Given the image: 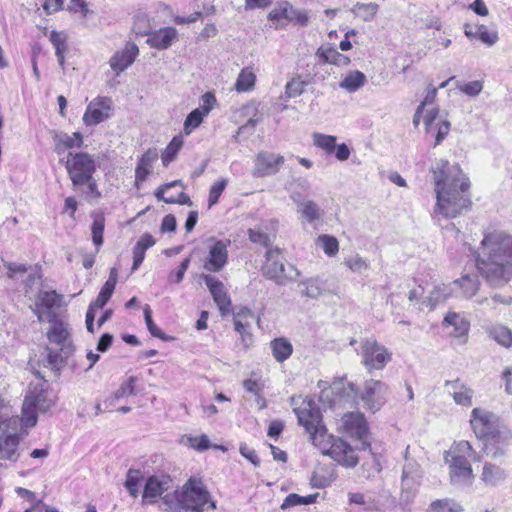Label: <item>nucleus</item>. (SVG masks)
<instances>
[{"label":"nucleus","instance_id":"obj_42","mask_svg":"<svg viewBox=\"0 0 512 512\" xmlns=\"http://www.w3.org/2000/svg\"><path fill=\"white\" fill-rule=\"evenodd\" d=\"M18 419L10 417L4 407L0 406V437L16 433Z\"/></svg>","mask_w":512,"mask_h":512},{"label":"nucleus","instance_id":"obj_15","mask_svg":"<svg viewBox=\"0 0 512 512\" xmlns=\"http://www.w3.org/2000/svg\"><path fill=\"white\" fill-rule=\"evenodd\" d=\"M214 243L209 246L208 255L204 262V269L209 272H220L228 262V246L230 240H215L211 238Z\"/></svg>","mask_w":512,"mask_h":512},{"label":"nucleus","instance_id":"obj_41","mask_svg":"<svg viewBox=\"0 0 512 512\" xmlns=\"http://www.w3.org/2000/svg\"><path fill=\"white\" fill-rule=\"evenodd\" d=\"M255 80L256 76L253 73L252 69L244 68L238 75V78L235 83V89L238 92L249 91L254 87Z\"/></svg>","mask_w":512,"mask_h":512},{"label":"nucleus","instance_id":"obj_52","mask_svg":"<svg viewBox=\"0 0 512 512\" xmlns=\"http://www.w3.org/2000/svg\"><path fill=\"white\" fill-rule=\"evenodd\" d=\"M205 117L204 114L200 112V109H194L191 111L184 122V131L186 134H190L192 130L199 127Z\"/></svg>","mask_w":512,"mask_h":512},{"label":"nucleus","instance_id":"obj_13","mask_svg":"<svg viewBox=\"0 0 512 512\" xmlns=\"http://www.w3.org/2000/svg\"><path fill=\"white\" fill-rule=\"evenodd\" d=\"M111 114V98L97 97L88 104L87 109L83 115V122L87 126H94L108 119Z\"/></svg>","mask_w":512,"mask_h":512},{"label":"nucleus","instance_id":"obj_55","mask_svg":"<svg viewBox=\"0 0 512 512\" xmlns=\"http://www.w3.org/2000/svg\"><path fill=\"white\" fill-rule=\"evenodd\" d=\"M226 186H227V180L224 178L216 181L211 186L210 191H209V197H208L209 207L215 205L218 202L219 197L221 196V194L224 191V189L226 188Z\"/></svg>","mask_w":512,"mask_h":512},{"label":"nucleus","instance_id":"obj_37","mask_svg":"<svg viewBox=\"0 0 512 512\" xmlns=\"http://www.w3.org/2000/svg\"><path fill=\"white\" fill-rule=\"evenodd\" d=\"M366 82V76L360 71H352L339 83L340 88L353 93L359 90Z\"/></svg>","mask_w":512,"mask_h":512},{"label":"nucleus","instance_id":"obj_53","mask_svg":"<svg viewBox=\"0 0 512 512\" xmlns=\"http://www.w3.org/2000/svg\"><path fill=\"white\" fill-rule=\"evenodd\" d=\"M113 291L114 290L110 289V284L103 285L97 298L93 302H91L89 307H93L97 311L101 310L106 305L108 300L111 298Z\"/></svg>","mask_w":512,"mask_h":512},{"label":"nucleus","instance_id":"obj_40","mask_svg":"<svg viewBox=\"0 0 512 512\" xmlns=\"http://www.w3.org/2000/svg\"><path fill=\"white\" fill-rule=\"evenodd\" d=\"M489 336L498 344L508 348L512 345V332L505 326L496 325L489 329Z\"/></svg>","mask_w":512,"mask_h":512},{"label":"nucleus","instance_id":"obj_32","mask_svg":"<svg viewBox=\"0 0 512 512\" xmlns=\"http://www.w3.org/2000/svg\"><path fill=\"white\" fill-rule=\"evenodd\" d=\"M379 8V5L375 2H357L353 5L350 11L354 14L355 17L360 18L362 21L371 22L374 20L376 14L379 11Z\"/></svg>","mask_w":512,"mask_h":512},{"label":"nucleus","instance_id":"obj_20","mask_svg":"<svg viewBox=\"0 0 512 512\" xmlns=\"http://www.w3.org/2000/svg\"><path fill=\"white\" fill-rule=\"evenodd\" d=\"M445 387L456 404L469 407L472 405L473 390L459 379L446 381Z\"/></svg>","mask_w":512,"mask_h":512},{"label":"nucleus","instance_id":"obj_11","mask_svg":"<svg viewBox=\"0 0 512 512\" xmlns=\"http://www.w3.org/2000/svg\"><path fill=\"white\" fill-rule=\"evenodd\" d=\"M449 452L445 454V461L449 464V475L451 483L454 485L464 486L471 484L474 475L472 467L465 456L453 455L448 459Z\"/></svg>","mask_w":512,"mask_h":512},{"label":"nucleus","instance_id":"obj_16","mask_svg":"<svg viewBox=\"0 0 512 512\" xmlns=\"http://www.w3.org/2000/svg\"><path fill=\"white\" fill-rule=\"evenodd\" d=\"M494 415L480 408H474L471 413L470 424L479 439L489 437L498 431L494 428Z\"/></svg>","mask_w":512,"mask_h":512},{"label":"nucleus","instance_id":"obj_29","mask_svg":"<svg viewBox=\"0 0 512 512\" xmlns=\"http://www.w3.org/2000/svg\"><path fill=\"white\" fill-rule=\"evenodd\" d=\"M55 152L62 154L67 149L80 148L83 144V137L80 132H74L72 135L60 134L55 136Z\"/></svg>","mask_w":512,"mask_h":512},{"label":"nucleus","instance_id":"obj_63","mask_svg":"<svg viewBox=\"0 0 512 512\" xmlns=\"http://www.w3.org/2000/svg\"><path fill=\"white\" fill-rule=\"evenodd\" d=\"M248 237L251 242L265 246V247H268L271 242L268 234H266L260 230H256V229H249Z\"/></svg>","mask_w":512,"mask_h":512},{"label":"nucleus","instance_id":"obj_31","mask_svg":"<svg viewBox=\"0 0 512 512\" xmlns=\"http://www.w3.org/2000/svg\"><path fill=\"white\" fill-rule=\"evenodd\" d=\"M299 286L303 287L301 290L302 295L311 299L318 298L325 290V282L319 277L302 280Z\"/></svg>","mask_w":512,"mask_h":512},{"label":"nucleus","instance_id":"obj_62","mask_svg":"<svg viewBox=\"0 0 512 512\" xmlns=\"http://www.w3.org/2000/svg\"><path fill=\"white\" fill-rule=\"evenodd\" d=\"M216 103L217 100L215 95L212 92H206L201 96L200 107L198 109H200V112L202 114L207 116L210 113V111L214 108Z\"/></svg>","mask_w":512,"mask_h":512},{"label":"nucleus","instance_id":"obj_35","mask_svg":"<svg viewBox=\"0 0 512 512\" xmlns=\"http://www.w3.org/2000/svg\"><path fill=\"white\" fill-rule=\"evenodd\" d=\"M272 354L277 362H283L287 360L292 352V344L285 338H276L271 342Z\"/></svg>","mask_w":512,"mask_h":512},{"label":"nucleus","instance_id":"obj_23","mask_svg":"<svg viewBox=\"0 0 512 512\" xmlns=\"http://www.w3.org/2000/svg\"><path fill=\"white\" fill-rule=\"evenodd\" d=\"M158 159V153L156 149H148L139 159L135 170V185L138 187L139 184L146 180L150 174L153 163Z\"/></svg>","mask_w":512,"mask_h":512},{"label":"nucleus","instance_id":"obj_64","mask_svg":"<svg viewBox=\"0 0 512 512\" xmlns=\"http://www.w3.org/2000/svg\"><path fill=\"white\" fill-rule=\"evenodd\" d=\"M190 262H191L190 257L185 258L181 262L178 270L175 272H171L169 274L168 280L173 283H177V284L180 283L184 278L185 272L189 268Z\"/></svg>","mask_w":512,"mask_h":512},{"label":"nucleus","instance_id":"obj_1","mask_svg":"<svg viewBox=\"0 0 512 512\" xmlns=\"http://www.w3.org/2000/svg\"><path fill=\"white\" fill-rule=\"evenodd\" d=\"M431 172L436 195L433 219L439 221L456 218L471 206L470 181L458 164L440 159L431 168Z\"/></svg>","mask_w":512,"mask_h":512},{"label":"nucleus","instance_id":"obj_17","mask_svg":"<svg viewBox=\"0 0 512 512\" xmlns=\"http://www.w3.org/2000/svg\"><path fill=\"white\" fill-rule=\"evenodd\" d=\"M171 483L172 479L168 475L150 476L144 486L142 502L144 504L155 503L158 497L170 488Z\"/></svg>","mask_w":512,"mask_h":512},{"label":"nucleus","instance_id":"obj_10","mask_svg":"<svg viewBox=\"0 0 512 512\" xmlns=\"http://www.w3.org/2000/svg\"><path fill=\"white\" fill-rule=\"evenodd\" d=\"M361 363L368 372L382 370L392 360V353L374 338L361 341Z\"/></svg>","mask_w":512,"mask_h":512},{"label":"nucleus","instance_id":"obj_47","mask_svg":"<svg viewBox=\"0 0 512 512\" xmlns=\"http://www.w3.org/2000/svg\"><path fill=\"white\" fill-rule=\"evenodd\" d=\"M143 313H144V318H145L147 329L149 330V332L151 333V335L153 337L159 338V339L164 340V341H168V340L172 339V337H169L165 333H163L162 330L159 329L156 326V324L153 322V320H152V311H151L150 306L148 304H146L143 307Z\"/></svg>","mask_w":512,"mask_h":512},{"label":"nucleus","instance_id":"obj_6","mask_svg":"<svg viewBox=\"0 0 512 512\" xmlns=\"http://www.w3.org/2000/svg\"><path fill=\"white\" fill-rule=\"evenodd\" d=\"M30 385L29 392L25 396L22 406L21 421L26 427H33L37 423V413L47 412L55 404V396L52 391L43 388V384Z\"/></svg>","mask_w":512,"mask_h":512},{"label":"nucleus","instance_id":"obj_43","mask_svg":"<svg viewBox=\"0 0 512 512\" xmlns=\"http://www.w3.org/2000/svg\"><path fill=\"white\" fill-rule=\"evenodd\" d=\"M313 144L324 150L327 154H331L335 151L337 138L332 135H326L322 133H313Z\"/></svg>","mask_w":512,"mask_h":512},{"label":"nucleus","instance_id":"obj_48","mask_svg":"<svg viewBox=\"0 0 512 512\" xmlns=\"http://www.w3.org/2000/svg\"><path fill=\"white\" fill-rule=\"evenodd\" d=\"M183 141L181 138L174 137L168 146L165 148L162 153V163L164 166H168L170 162H172L181 149Z\"/></svg>","mask_w":512,"mask_h":512},{"label":"nucleus","instance_id":"obj_25","mask_svg":"<svg viewBox=\"0 0 512 512\" xmlns=\"http://www.w3.org/2000/svg\"><path fill=\"white\" fill-rule=\"evenodd\" d=\"M443 325L446 327L452 326L453 330L450 332V335L456 338L467 335L470 328L469 321L463 315L456 312H448L443 320Z\"/></svg>","mask_w":512,"mask_h":512},{"label":"nucleus","instance_id":"obj_19","mask_svg":"<svg viewBox=\"0 0 512 512\" xmlns=\"http://www.w3.org/2000/svg\"><path fill=\"white\" fill-rule=\"evenodd\" d=\"M511 438L512 434L510 432L505 434L497 432L489 437L484 438V453L492 458H497L504 455L505 447Z\"/></svg>","mask_w":512,"mask_h":512},{"label":"nucleus","instance_id":"obj_51","mask_svg":"<svg viewBox=\"0 0 512 512\" xmlns=\"http://www.w3.org/2000/svg\"><path fill=\"white\" fill-rule=\"evenodd\" d=\"M289 12H291V5L288 2L278 3L277 6L272 9L268 15V19L273 22H281L282 20H288Z\"/></svg>","mask_w":512,"mask_h":512},{"label":"nucleus","instance_id":"obj_26","mask_svg":"<svg viewBox=\"0 0 512 512\" xmlns=\"http://www.w3.org/2000/svg\"><path fill=\"white\" fill-rule=\"evenodd\" d=\"M113 78L108 81L109 86H115L120 81L116 78L128 67V46L126 45L121 51H117L109 60Z\"/></svg>","mask_w":512,"mask_h":512},{"label":"nucleus","instance_id":"obj_7","mask_svg":"<svg viewBox=\"0 0 512 512\" xmlns=\"http://www.w3.org/2000/svg\"><path fill=\"white\" fill-rule=\"evenodd\" d=\"M348 387L355 395H359L364 408L372 412L380 410L390 394L389 386L385 382L375 379L366 380L360 392L354 383H349Z\"/></svg>","mask_w":512,"mask_h":512},{"label":"nucleus","instance_id":"obj_54","mask_svg":"<svg viewBox=\"0 0 512 512\" xmlns=\"http://www.w3.org/2000/svg\"><path fill=\"white\" fill-rule=\"evenodd\" d=\"M457 89H459L464 94L475 97L481 93L483 90V84L481 81L475 80L468 83H457Z\"/></svg>","mask_w":512,"mask_h":512},{"label":"nucleus","instance_id":"obj_5","mask_svg":"<svg viewBox=\"0 0 512 512\" xmlns=\"http://www.w3.org/2000/svg\"><path fill=\"white\" fill-rule=\"evenodd\" d=\"M163 501L174 512H203L208 503L210 508L216 507L202 481L195 478H190L181 491L166 494Z\"/></svg>","mask_w":512,"mask_h":512},{"label":"nucleus","instance_id":"obj_39","mask_svg":"<svg viewBox=\"0 0 512 512\" xmlns=\"http://www.w3.org/2000/svg\"><path fill=\"white\" fill-rule=\"evenodd\" d=\"M50 42L55 48V53L58 59L59 65L64 68L65 64V52L67 50L66 37L63 33L52 31L49 37Z\"/></svg>","mask_w":512,"mask_h":512},{"label":"nucleus","instance_id":"obj_38","mask_svg":"<svg viewBox=\"0 0 512 512\" xmlns=\"http://www.w3.org/2000/svg\"><path fill=\"white\" fill-rule=\"evenodd\" d=\"M91 216L93 218V223L91 225L92 241L98 251L103 244L105 218L103 215L98 213H93Z\"/></svg>","mask_w":512,"mask_h":512},{"label":"nucleus","instance_id":"obj_59","mask_svg":"<svg viewBox=\"0 0 512 512\" xmlns=\"http://www.w3.org/2000/svg\"><path fill=\"white\" fill-rule=\"evenodd\" d=\"M345 265L348 266L353 272L362 273L363 271L368 270L369 264L368 262L360 257L359 255H355L353 257L345 259Z\"/></svg>","mask_w":512,"mask_h":512},{"label":"nucleus","instance_id":"obj_57","mask_svg":"<svg viewBox=\"0 0 512 512\" xmlns=\"http://www.w3.org/2000/svg\"><path fill=\"white\" fill-rule=\"evenodd\" d=\"M235 330L241 335L242 343L245 348H248L252 343V334L248 331L250 324L243 322L240 319H235Z\"/></svg>","mask_w":512,"mask_h":512},{"label":"nucleus","instance_id":"obj_30","mask_svg":"<svg viewBox=\"0 0 512 512\" xmlns=\"http://www.w3.org/2000/svg\"><path fill=\"white\" fill-rule=\"evenodd\" d=\"M316 55L324 62L337 66H347L350 64V58L338 52L334 47L318 48Z\"/></svg>","mask_w":512,"mask_h":512},{"label":"nucleus","instance_id":"obj_3","mask_svg":"<svg viewBox=\"0 0 512 512\" xmlns=\"http://www.w3.org/2000/svg\"><path fill=\"white\" fill-rule=\"evenodd\" d=\"M474 260L479 274L488 283H507L512 278V235L502 230L485 232Z\"/></svg>","mask_w":512,"mask_h":512},{"label":"nucleus","instance_id":"obj_21","mask_svg":"<svg viewBox=\"0 0 512 512\" xmlns=\"http://www.w3.org/2000/svg\"><path fill=\"white\" fill-rule=\"evenodd\" d=\"M177 37V31L173 27H165L148 34L147 43L155 49L164 50L171 46Z\"/></svg>","mask_w":512,"mask_h":512},{"label":"nucleus","instance_id":"obj_58","mask_svg":"<svg viewBox=\"0 0 512 512\" xmlns=\"http://www.w3.org/2000/svg\"><path fill=\"white\" fill-rule=\"evenodd\" d=\"M401 477L422 478L420 465L415 460L406 457Z\"/></svg>","mask_w":512,"mask_h":512},{"label":"nucleus","instance_id":"obj_56","mask_svg":"<svg viewBox=\"0 0 512 512\" xmlns=\"http://www.w3.org/2000/svg\"><path fill=\"white\" fill-rule=\"evenodd\" d=\"M434 129L430 132V133H433L435 134V142H434V146H437L439 145L445 138L446 136L449 134V131H450V122L446 121V120H443V121H439L437 122L435 125H434Z\"/></svg>","mask_w":512,"mask_h":512},{"label":"nucleus","instance_id":"obj_28","mask_svg":"<svg viewBox=\"0 0 512 512\" xmlns=\"http://www.w3.org/2000/svg\"><path fill=\"white\" fill-rule=\"evenodd\" d=\"M156 243L152 235L146 233L140 237L133 248V264L132 270H137L142 264L147 249Z\"/></svg>","mask_w":512,"mask_h":512},{"label":"nucleus","instance_id":"obj_22","mask_svg":"<svg viewBox=\"0 0 512 512\" xmlns=\"http://www.w3.org/2000/svg\"><path fill=\"white\" fill-rule=\"evenodd\" d=\"M464 33L466 37L472 39L477 38L482 43L492 46L498 41V33L496 30H489L485 25L465 24Z\"/></svg>","mask_w":512,"mask_h":512},{"label":"nucleus","instance_id":"obj_36","mask_svg":"<svg viewBox=\"0 0 512 512\" xmlns=\"http://www.w3.org/2000/svg\"><path fill=\"white\" fill-rule=\"evenodd\" d=\"M487 485L495 486L506 478L505 471L497 465L485 463L481 476Z\"/></svg>","mask_w":512,"mask_h":512},{"label":"nucleus","instance_id":"obj_44","mask_svg":"<svg viewBox=\"0 0 512 512\" xmlns=\"http://www.w3.org/2000/svg\"><path fill=\"white\" fill-rule=\"evenodd\" d=\"M293 200L298 204L299 212L307 219L308 222H313L319 218V208L317 204L311 200L298 201L295 196Z\"/></svg>","mask_w":512,"mask_h":512},{"label":"nucleus","instance_id":"obj_18","mask_svg":"<svg viewBox=\"0 0 512 512\" xmlns=\"http://www.w3.org/2000/svg\"><path fill=\"white\" fill-rule=\"evenodd\" d=\"M202 278L208 287L214 302L218 306L221 315H227L230 312L231 300L225 290L224 284L210 274H204Z\"/></svg>","mask_w":512,"mask_h":512},{"label":"nucleus","instance_id":"obj_14","mask_svg":"<svg viewBox=\"0 0 512 512\" xmlns=\"http://www.w3.org/2000/svg\"><path fill=\"white\" fill-rule=\"evenodd\" d=\"M254 163L252 175L262 178L276 174L284 163V157L279 154L262 151L256 155Z\"/></svg>","mask_w":512,"mask_h":512},{"label":"nucleus","instance_id":"obj_46","mask_svg":"<svg viewBox=\"0 0 512 512\" xmlns=\"http://www.w3.org/2000/svg\"><path fill=\"white\" fill-rule=\"evenodd\" d=\"M318 494H312L308 496H300L295 493L289 494L283 501L281 505V509H286L289 507L297 506V505H308L312 504L316 501Z\"/></svg>","mask_w":512,"mask_h":512},{"label":"nucleus","instance_id":"obj_9","mask_svg":"<svg viewBox=\"0 0 512 512\" xmlns=\"http://www.w3.org/2000/svg\"><path fill=\"white\" fill-rule=\"evenodd\" d=\"M66 169L74 187H80L89 181L96 170L94 158L85 152H69Z\"/></svg>","mask_w":512,"mask_h":512},{"label":"nucleus","instance_id":"obj_34","mask_svg":"<svg viewBox=\"0 0 512 512\" xmlns=\"http://www.w3.org/2000/svg\"><path fill=\"white\" fill-rule=\"evenodd\" d=\"M453 283L462 290V294L466 298L475 296L480 287V281L477 275L466 274Z\"/></svg>","mask_w":512,"mask_h":512},{"label":"nucleus","instance_id":"obj_8","mask_svg":"<svg viewBox=\"0 0 512 512\" xmlns=\"http://www.w3.org/2000/svg\"><path fill=\"white\" fill-rule=\"evenodd\" d=\"M262 273L277 285H285L289 281H296L300 276V271L295 266L288 264L286 267L281 261L278 248L267 250L266 262L262 267Z\"/></svg>","mask_w":512,"mask_h":512},{"label":"nucleus","instance_id":"obj_24","mask_svg":"<svg viewBox=\"0 0 512 512\" xmlns=\"http://www.w3.org/2000/svg\"><path fill=\"white\" fill-rule=\"evenodd\" d=\"M421 478L415 477H401V495L399 499V505L402 509H409L418 488L420 486Z\"/></svg>","mask_w":512,"mask_h":512},{"label":"nucleus","instance_id":"obj_50","mask_svg":"<svg viewBox=\"0 0 512 512\" xmlns=\"http://www.w3.org/2000/svg\"><path fill=\"white\" fill-rule=\"evenodd\" d=\"M317 242L329 257L335 256L338 253L339 243L335 237L323 234L318 237Z\"/></svg>","mask_w":512,"mask_h":512},{"label":"nucleus","instance_id":"obj_4","mask_svg":"<svg viewBox=\"0 0 512 512\" xmlns=\"http://www.w3.org/2000/svg\"><path fill=\"white\" fill-rule=\"evenodd\" d=\"M47 322L49 328L46 336L51 347H46L47 357L45 366L55 372L56 375L74 354L75 345L72 339L71 325L54 311H48Z\"/></svg>","mask_w":512,"mask_h":512},{"label":"nucleus","instance_id":"obj_45","mask_svg":"<svg viewBox=\"0 0 512 512\" xmlns=\"http://www.w3.org/2000/svg\"><path fill=\"white\" fill-rule=\"evenodd\" d=\"M452 294L450 285L439 284L436 285L430 292L428 301L429 304L434 307L438 303L445 301Z\"/></svg>","mask_w":512,"mask_h":512},{"label":"nucleus","instance_id":"obj_27","mask_svg":"<svg viewBox=\"0 0 512 512\" xmlns=\"http://www.w3.org/2000/svg\"><path fill=\"white\" fill-rule=\"evenodd\" d=\"M18 445L19 437L16 433L0 437V459L17 461L19 458L17 452Z\"/></svg>","mask_w":512,"mask_h":512},{"label":"nucleus","instance_id":"obj_2","mask_svg":"<svg viewBox=\"0 0 512 512\" xmlns=\"http://www.w3.org/2000/svg\"><path fill=\"white\" fill-rule=\"evenodd\" d=\"M298 423L309 434L312 444L322 454L330 456L340 465L353 468L358 464V456L350 444L341 438L328 434L322 422L320 408L312 398H306L301 405L294 409Z\"/></svg>","mask_w":512,"mask_h":512},{"label":"nucleus","instance_id":"obj_33","mask_svg":"<svg viewBox=\"0 0 512 512\" xmlns=\"http://www.w3.org/2000/svg\"><path fill=\"white\" fill-rule=\"evenodd\" d=\"M63 295L57 293L55 290H43L40 289L36 295V303L44 307L47 312L52 311L54 307H59Z\"/></svg>","mask_w":512,"mask_h":512},{"label":"nucleus","instance_id":"obj_12","mask_svg":"<svg viewBox=\"0 0 512 512\" xmlns=\"http://www.w3.org/2000/svg\"><path fill=\"white\" fill-rule=\"evenodd\" d=\"M340 429L342 433L355 437L362 441V444L369 446L365 439L368 435V424L364 415L360 412H348L341 418Z\"/></svg>","mask_w":512,"mask_h":512},{"label":"nucleus","instance_id":"obj_60","mask_svg":"<svg viewBox=\"0 0 512 512\" xmlns=\"http://www.w3.org/2000/svg\"><path fill=\"white\" fill-rule=\"evenodd\" d=\"M362 476L366 479L373 478L381 471V465L379 461L373 457L371 461L365 462L361 466Z\"/></svg>","mask_w":512,"mask_h":512},{"label":"nucleus","instance_id":"obj_61","mask_svg":"<svg viewBox=\"0 0 512 512\" xmlns=\"http://www.w3.org/2000/svg\"><path fill=\"white\" fill-rule=\"evenodd\" d=\"M76 190L81 191L87 199H97L100 197V193L97 190V184L93 177L89 181L85 182L80 187H75Z\"/></svg>","mask_w":512,"mask_h":512},{"label":"nucleus","instance_id":"obj_49","mask_svg":"<svg viewBox=\"0 0 512 512\" xmlns=\"http://www.w3.org/2000/svg\"><path fill=\"white\" fill-rule=\"evenodd\" d=\"M462 508L452 500H436L431 503L427 512H459Z\"/></svg>","mask_w":512,"mask_h":512}]
</instances>
